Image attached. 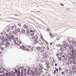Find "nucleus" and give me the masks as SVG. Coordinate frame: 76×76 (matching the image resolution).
<instances>
[{
  "mask_svg": "<svg viewBox=\"0 0 76 76\" xmlns=\"http://www.w3.org/2000/svg\"><path fill=\"white\" fill-rule=\"evenodd\" d=\"M69 73L70 74V75H72V72H69Z\"/></svg>",
  "mask_w": 76,
  "mask_h": 76,
  "instance_id": "46",
  "label": "nucleus"
},
{
  "mask_svg": "<svg viewBox=\"0 0 76 76\" xmlns=\"http://www.w3.org/2000/svg\"><path fill=\"white\" fill-rule=\"evenodd\" d=\"M10 37L11 39H15L14 36L13 35H12V36H10Z\"/></svg>",
  "mask_w": 76,
  "mask_h": 76,
  "instance_id": "9",
  "label": "nucleus"
},
{
  "mask_svg": "<svg viewBox=\"0 0 76 76\" xmlns=\"http://www.w3.org/2000/svg\"><path fill=\"white\" fill-rule=\"evenodd\" d=\"M63 62H66V60L64 59H62L61 60Z\"/></svg>",
  "mask_w": 76,
  "mask_h": 76,
  "instance_id": "11",
  "label": "nucleus"
},
{
  "mask_svg": "<svg viewBox=\"0 0 76 76\" xmlns=\"http://www.w3.org/2000/svg\"><path fill=\"white\" fill-rule=\"evenodd\" d=\"M39 66H41V69H43V65L41 64H39Z\"/></svg>",
  "mask_w": 76,
  "mask_h": 76,
  "instance_id": "10",
  "label": "nucleus"
},
{
  "mask_svg": "<svg viewBox=\"0 0 76 76\" xmlns=\"http://www.w3.org/2000/svg\"><path fill=\"white\" fill-rule=\"evenodd\" d=\"M28 71H29V69H28Z\"/></svg>",
  "mask_w": 76,
  "mask_h": 76,
  "instance_id": "61",
  "label": "nucleus"
},
{
  "mask_svg": "<svg viewBox=\"0 0 76 76\" xmlns=\"http://www.w3.org/2000/svg\"><path fill=\"white\" fill-rule=\"evenodd\" d=\"M64 71L65 72L67 73L68 72V69H65L64 70Z\"/></svg>",
  "mask_w": 76,
  "mask_h": 76,
  "instance_id": "17",
  "label": "nucleus"
},
{
  "mask_svg": "<svg viewBox=\"0 0 76 76\" xmlns=\"http://www.w3.org/2000/svg\"><path fill=\"white\" fill-rule=\"evenodd\" d=\"M55 70L57 72L58 71V69L57 68H55Z\"/></svg>",
  "mask_w": 76,
  "mask_h": 76,
  "instance_id": "33",
  "label": "nucleus"
},
{
  "mask_svg": "<svg viewBox=\"0 0 76 76\" xmlns=\"http://www.w3.org/2000/svg\"><path fill=\"white\" fill-rule=\"evenodd\" d=\"M56 46L58 47H60L61 46V45L60 44H58L56 45Z\"/></svg>",
  "mask_w": 76,
  "mask_h": 76,
  "instance_id": "20",
  "label": "nucleus"
},
{
  "mask_svg": "<svg viewBox=\"0 0 76 76\" xmlns=\"http://www.w3.org/2000/svg\"><path fill=\"white\" fill-rule=\"evenodd\" d=\"M9 31H10V28H8L7 29V32H9Z\"/></svg>",
  "mask_w": 76,
  "mask_h": 76,
  "instance_id": "31",
  "label": "nucleus"
},
{
  "mask_svg": "<svg viewBox=\"0 0 76 76\" xmlns=\"http://www.w3.org/2000/svg\"><path fill=\"white\" fill-rule=\"evenodd\" d=\"M15 31H16V30L15 29Z\"/></svg>",
  "mask_w": 76,
  "mask_h": 76,
  "instance_id": "60",
  "label": "nucleus"
},
{
  "mask_svg": "<svg viewBox=\"0 0 76 76\" xmlns=\"http://www.w3.org/2000/svg\"><path fill=\"white\" fill-rule=\"evenodd\" d=\"M6 76H16L15 75V74H14L12 75V74L10 73H7L6 74Z\"/></svg>",
  "mask_w": 76,
  "mask_h": 76,
  "instance_id": "5",
  "label": "nucleus"
},
{
  "mask_svg": "<svg viewBox=\"0 0 76 76\" xmlns=\"http://www.w3.org/2000/svg\"><path fill=\"white\" fill-rule=\"evenodd\" d=\"M13 34H14L15 35L16 34H17V32H15L14 31H13Z\"/></svg>",
  "mask_w": 76,
  "mask_h": 76,
  "instance_id": "28",
  "label": "nucleus"
},
{
  "mask_svg": "<svg viewBox=\"0 0 76 76\" xmlns=\"http://www.w3.org/2000/svg\"><path fill=\"white\" fill-rule=\"evenodd\" d=\"M50 45H52V43H50Z\"/></svg>",
  "mask_w": 76,
  "mask_h": 76,
  "instance_id": "59",
  "label": "nucleus"
},
{
  "mask_svg": "<svg viewBox=\"0 0 76 76\" xmlns=\"http://www.w3.org/2000/svg\"><path fill=\"white\" fill-rule=\"evenodd\" d=\"M24 72L26 73V69H24Z\"/></svg>",
  "mask_w": 76,
  "mask_h": 76,
  "instance_id": "47",
  "label": "nucleus"
},
{
  "mask_svg": "<svg viewBox=\"0 0 76 76\" xmlns=\"http://www.w3.org/2000/svg\"><path fill=\"white\" fill-rule=\"evenodd\" d=\"M20 48L21 49H22V50H25V47L23 45H22V47L20 46Z\"/></svg>",
  "mask_w": 76,
  "mask_h": 76,
  "instance_id": "6",
  "label": "nucleus"
},
{
  "mask_svg": "<svg viewBox=\"0 0 76 76\" xmlns=\"http://www.w3.org/2000/svg\"><path fill=\"white\" fill-rule=\"evenodd\" d=\"M18 42L19 43V44H20L22 43V42H20V41L19 42Z\"/></svg>",
  "mask_w": 76,
  "mask_h": 76,
  "instance_id": "41",
  "label": "nucleus"
},
{
  "mask_svg": "<svg viewBox=\"0 0 76 76\" xmlns=\"http://www.w3.org/2000/svg\"><path fill=\"white\" fill-rule=\"evenodd\" d=\"M1 68H0V71H1ZM0 73H2V72L1 71H0Z\"/></svg>",
  "mask_w": 76,
  "mask_h": 76,
  "instance_id": "48",
  "label": "nucleus"
},
{
  "mask_svg": "<svg viewBox=\"0 0 76 76\" xmlns=\"http://www.w3.org/2000/svg\"><path fill=\"white\" fill-rule=\"evenodd\" d=\"M12 27H14V28H15L16 27V25H13V26H12Z\"/></svg>",
  "mask_w": 76,
  "mask_h": 76,
  "instance_id": "27",
  "label": "nucleus"
},
{
  "mask_svg": "<svg viewBox=\"0 0 76 76\" xmlns=\"http://www.w3.org/2000/svg\"><path fill=\"white\" fill-rule=\"evenodd\" d=\"M28 48H31V47L30 46H28Z\"/></svg>",
  "mask_w": 76,
  "mask_h": 76,
  "instance_id": "44",
  "label": "nucleus"
},
{
  "mask_svg": "<svg viewBox=\"0 0 76 76\" xmlns=\"http://www.w3.org/2000/svg\"><path fill=\"white\" fill-rule=\"evenodd\" d=\"M6 36L8 38H9V37H8V34H6Z\"/></svg>",
  "mask_w": 76,
  "mask_h": 76,
  "instance_id": "45",
  "label": "nucleus"
},
{
  "mask_svg": "<svg viewBox=\"0 0 76 76\" xmlns=\"http://www.w3.org/2000/svg\"><path fill=\"white\" fill-rule=\"evenodd\" d=\"M23 28L26 29V30H28V26L26 25V24H25L23 25Z\"/></svg>",
  "mask_w": 76,
  "mask_h": 76,
  "instance_id": "3",
  "label": "nucleus"
},
{
  "mask_svg": "<svg viewBox=\"0 0 76 76\" xmlns=\"http://www.w3.org/2000/svg\"><path fill=\"white\" fill-rule=\"evenodd\" d=\"M38 38L37 37L34 40V44H36L38 42Z\"/></svg>",
  "mask_w": 76,
  "mask_h": 76,
  "instance_id": "2",
  "label": "nucleus"
},
{
  "mask_svg": "<svg viewBox=\"0 0 76 76\" xmlns=\"http://www.w3.org/2000/svg\"><path fill=\"white\" fill-rule=\"evenodd\" d=\"M72 44H73L75 45L76 44V42L75 41H74L73 42H72Z\"/></svg>",
  "mask_w": 76,
  "mask_h": 76,
  "instance_id": "32",
  "label": "nucleus"
},
{
  "mask_svg": "<svg viewBox=\"0 0 76 76\" xmlns=\"http://www.w3.org/2000/svg\"><path fill=\"white\" fill-rule=\"evenodd\" d=\"M61 74H62L63 75H65V72H61Z\"/></svg>",
  "mask_w": 76,
  "mask_h": 76,
  "instance_id": "15",
  "label": "nucleus"
},
{
  "mask_svg": "<svg viewBox=\"0 0 76 76\" xmlns=\"http://www.w3.org/2000/svg\"><path fill=\"white\" fill-rule=\"evenodd\" d=\"M66 65H67V66H69V62L66 63Z\"/></svg>",
  "mask_w": 76,
  "mask_h": 76,
  "instance_id": "37",
  "label": "nucleus"
},
{
  "mask_svg": "<svg viewBox=\"0 0 76 76\" xmlns=\"http://www.w3.org/2000/svg\"><path fill=\"white\" fill-rule=\"evenodd\" d=\"M60 5H61V6H64V4H62V3H61V4H60Z\"/></svg>",
  "mask_w": 76,
  "mask_h": 76,
  "instance_id": "38",
  "label": "nucleus"
},
{
  "mask_svg": "<svg viewBox=\"0 0 76 76\" xmlns=\"http://www.w3.org/2000/svg\"><path fill=\"white\" fill-rule=\"evenodd\" d=\"M59 55H60V56H62V55H63V53H59Z\"/></svg>",
  "mask_w": 76,
  "mask_h": 76,
  "instance_id": "34",
  "label": "nucleus"
},
{
  "mask_svg": "<svg viewBox=\"0 0 76 76\" xmlns=\"http://www.w3.org/2000/svg\"><path fill=\"white\" fill-rule=\"evenodd\" d=\"M75 65H72V69L75 70Z\"/></svg>",
  "mask_w": 76,
  "mask_h": 76,
  "instance_id": "7",
  "label": "nucleus"
},
{
  "mask_svg": "<svg viewBox=\"0 0 76 76\" xmlns=\"http://www.w3.org/2000/svg\"><path fill=\"white\" fill-rule=\"evenodd\" d=\"M18 75H20V69L19 68L18 69Z\"/></svg>",
  "mask_w": 76,
  "mask_h": 76,
  "instance_id": "13",
  "label": "nucleus"
},
{
  "mask_svg": "<svg viewBox=\"0 0 76 76\" xmlns=\"http://www.w3.org/2000/svg\"><path fill=\"white\" fill-rule=\"evenodd\" d=\"M22 68V67H20V68Z\"/></svg>",
  "mask_w": 76,
  "mask_h": 76,
  "instance_id": "63",
  "label": "nucleus"
},
{
  "mask_svg": "<svg viewBox=\"0 0 76 76\" xmlns=\"http://www.w3.org/2000/svg\"><path fill=\"white\" fill-rule=\"evenodd\" d=\"M47 67L48 68V69H50V65H47Z\"/></svg>",
  "mask_w": 76,
  "mask_h": 76,
  "instance_id": "24",
  "label": "nucleus"
},
{
  "mask_svg": "<svg viewBox=\"0 0 76 76\" xmlns=\"http://www.w3.org/2000/svg\"><path fill=\"white\" fill-rule=\"evenodd\" d=\"M15 73L17 74L18 73L17 70H15Z\"/></svg>",
  "mask_w": 76,
  "mask_h": 76,
  "instance_id": "42",
  "label": "nucleus"
},
{
  "mask_svg": "<svg viewBox=\"0 0 76 76\" xmlns=\"http://www.w3.org/2000/svg\"><path fill=\"white\" fill-rule=\"evenodd\" d=\"M21 32L23 33H24L26 32V31L24 29H23L22 30Z\"/></svg>",
  "mask_w": 76,
  "mask_h": 76,
  "instance_id": "14",
  "label": "nucleus"
},
{
  "mask_svg": "<svg viewBox=\"0 0 76 76\" xmlns=\"http://www.w3.org/2000/svg\"><path fill=\"white\" fill-rule=\"evenodd\" d=\"M53 74H56V70H54V71Z\"/></svg>",
  "mask_w": 76,
  "mask_h": 76,
  "instance_id": "36",
  "label": "nucleus"
},
{
  "mask_svg": "<svg viewBox=\"0 0 76 76\" xmlns=\"http://www.w3.org/2000/svg\"><path fill=\"white\" fill-rule=\"evenodd\" d=\"M50 36L51 37V38H53L54 37L53 36V35H52V34L50 33Z\"/></svg>",
  "mask_w": 76,
  "mask_h": 76,
  "instance_id": "21",
  "label": "nucleus"
},
{
  "mask_svg": "<svg viewBox=\"0 0 76 76\" xmlns=\"http://www.w3.org/2000/svg\"><path fill=\"white\" fill-rule=\"evenodd\" d=\"M35 38L34 36H32V39H34V38Z\"/></svg>",
  "mask_w": 76,
  "mask_h": 76,
  "instance_id": "35",
  "label": "nucleus"
},
{
  "mask_svg": "<svg viewBox=\"0 0 76 76\" xmlns=\"http://www.w3.org/2000/svg\"><path fill=\"white\" fill-rule=\"evenodd\" d=\"M55 66H57V64H55Z\"/></svg>",
  "mask_w": 76,
  "mask_h": 76,
  "instance_id": "49",
  "label": "nucleus"
},
{
  "mask_svg": "<svg viewBox=\"0 0 76 76\" xmlns=\"http://www.w3.org/2000/svg\"><path fill=\"white\" fill-rule=\"evenodd\" d=\"M42 71V70H41L39 71H40V72H41Z\"/></svg>",
  "mask_w": 76,
  "mask_h": 76,
  "instance_id": "57",
  "label": "nucleus"
},
{
  "mask_svg": "<svg viewBox=\"0 0 76 76\" xmlns=\"http://www.w3.org/2000/svg\"><path fill=\"white\" fill-rule=\"evenodd\" d=\"M37 49L38 50H39V49H41V48L38 47L37 48Z\"/></svg>",
  "mask_w": 76,
  "mask_h": 76,
  "instance_id": "25",
  "label": "nucleus"
},
{
  "mask_svg": "<svg viewBox=\"0 0 76 76\" xmlns=\"http://www.w3.org/2000/svg\"><path fill=\"white\" fill-rule=\"evenodd\" d=\"M62 57H63V58H64V57H65V56L64 55H63V56H62Z\"/></svg>",
  "mask_w": 76,
  "mask_h": 76,
  "instance_id": "51",
  "label": "nucleus"
},
{
  "mask_svg": "<svg viewBox=\"0 0 76 76\" xmlns=\"http://www.w3.org/2000/svg\"><path fill=\"white\" fill-rule=\"evenodd\" d=\"M58 60H59V61H60L61 59V57H58Z\"/></svg>",
  "mask_w": 76,
  "mask_h": 76,
  "instance_id": "12",
  "label": "nucleus"
},
{
  "mask_svg": "<svg viewBox=\"0 0 76 76\" xmlns=\"http://www.w3.org/2000/svg\"><path fill=\"white\" fill-rule=\"evenodd\" d=\"M47 30H48L49 31H50V29H49L48 28H47Z\"/></svg>",
  "mask_w": 76,
  "mask_h": 76,
  "instance_id": "54",
  "label": "nucleus"
},
{
  "mask_svg": "<svg viewBox=\"0 0 76 76\" xmlns=\"http://www.w3.org/2000/svg\"><path fill=\"white\" fill-rule=\"evenodd\" d=\"M21 70H22V71L21 72V76H23V69H22Z\"/></svg>",
  "mask_w": 76,
  "mask_h": 76,
  "instance_id": "8",
  "label": "nucleus"
},
{
  "mask_svg": "<svg viewBox=\"0 0 76 76\" xmlns=\"http://www.w3.org/2000/svg\"><path fill=\"white\" fill-rule=\"evenodd\" d=\"M14 15L15 16H17V17H18V15H17V14H15Z\"/></svg>",
  "mask_w": 76,
  "mask_h": 76,
  "instance_id": "40",
  "label": "nucleus"
},
{
  "mask_svg": "<svg viewBox=\"0 0 76 76\" xmlns=\"http://www.w3.org/2000/svg\"><path fill=\"white\" fill-rule=\"evenodd\" d=\"M63 59L66 60H67V58L66 57H64V58Z\"/></svg>",
  "mask_w": 76,
  "mask_h": 76,
  "instance_id": "39",
  "label": "nucleus"
},
{
  "mask_svg": "<svg viewBox=\"0 0 76 76\" xmlns=\"http://www.w3.org/2000/svg\"><path fill=\"white\" fill-rule=\"evenodd\" d=\"M46 64L47 65H50V63L48 62H47L46 63Z\"/></svg>",
  "mask_w": 76,
  "mask_h": 76,
  "instance_id": "16",
  "label": "nucleus"
},
{
  "mask_svg": "<svg viewBox=\"0 0 76 76\" xmlns=\"http://www.w3.org/2000/svg\"><path fill=\"white\" fill-rule=\"evenodd\" d=\"M42 76H45V75L44 74H43L42 75Z\"/></svg>",
  "mask_w": 76,
  "mask_h": 76,
  "instance_id": "55",
  "label": "nucleus"
},
{
  "mask_svg": "<svg viewBox=\"0 0 76 76\" xmlns=\"http://www.w3.org/2000/svg\"><path fill=\"white\" fill-rule=\"evenodd\" d=\"M59 56V54L58 53H57L56 54V56L57 57H58Z\"/></svg>",
  "mask_w": 76,
  "mask_h": 76,
  "instance_id": "30",
  "label": "nucleus"
},
{
  "mask_svg": "<svg viewBox=\"0 0 76 76\" xmlns=\"http://www.w3.org/2000/svg\"><path fill=\"white\" fill-rule=\"evenodd\" d=\"M59 70H60V69H61V68H60L59 67Z\"/></svg>",
  "mask_w": 76,
  "mask_h": 76,
  "instance_id": "53",
  "label": "nucleus"
},
{
  "mask_svg": "<svg viewBox=\"0 0 76 76\" xmlns=\"http://www.w3.org/2000/svg\"><path fill=\"white\" fill-rule=\"evenodd\" d=\"M60 50H61V52H63V51H64V50H63V48H62L60 49Z\"/></svg>",
  "mask_w": 76,
  "mask_h": 76,
  "instance_id": "29",
  "label": "nucleus"
},
{
  "mask_svg": "<svg viewBox=\"0 0 76 76\" xmlns=\"http://www.w3.org/2000/svg\"><path fill=\"white\" fill-rule=\"evenodd\" d=\"M45 51V50L44 49L43 50H42V51H41V52H43Z\"/></svg>",
  "mask_w": 76,
  "mask_h": 76,
  "instance_id": "50",
  "label": "nucleus"
},
{
  "mask_svg": "<svg viewBox=\"0 0 76 76\" xmlns=\"http://www.w3.org/2000/svg\"><path fill=\"white\" fill-rule=\"evenodd\" d=\"M13 28H15L13 27V26H11L10 29H11V30H13Z\"/></svg>",
  "mask_w": 76,
  "mask_h": 76,
  "instance_id": "23",
  "label": "nucleus"
},
{
  "mask_svg": "<svg viewBox=\"0 0 76 76\" xmlns=\"http://www.w3.org/2000/svg\"><path fill=\"white\" fill-rule=\"evenodd\" d=\"M30 35L31 36H33L34 35V34L33 33H31Z\"/></svg>",
  "mask_w": 76,
  "mask_h": 76,
  "instance_id": "26",
  "label": "nucleus"
},
{
  "mask_svg": "<svg viewBox=\"0 0 76 76\" xmlns=\"http://www.w3.org/2000/svg\"><path fill=\"white\" fill-rule=\"evenodd\" d=\"M1 50H4V48H1Z\"/></svg>",
  "mask_w": 76,
  "mask_h": 76,
  "instance_id": "52",
  "label": "nucleus"
},
{
  "mask_svg": "<svg viewBox=\"0 0 76 76\" xmlns=\"http://www.w3.org/2000/svg\"><path fill=\"white\" fill-rule=\"evenodd\" d=\"M17 31L18 32L20 31V29L19 28H18L17 29Z\"/></svg>",
  "mask_w": 76,
  "mask_h": 76,
  "instance_id": "22",
  "label": "nucleus"
},
{
  "mask_svg": "<svg viewBox=\"0 0 76 76\" xmlns=\"http://www.w3.org/2000/svg\"><path fill=\"white\" fill-rule=\"evenodd\" d=\"M44 69L46 71L47 70V69L45 68H44Z\"/></svg>",
  "mask_w": 76,
  "mask_h": 76,
  "instance_id": "56",
  "label": "nucleus"
},
{
  "mask_svg": "<svg viewBox=\"0 0 76 76\" xmlns=\"http://www.w3.org/2000/svg\"><path fill=\"white\" fill-rule=\"evenodd\" d=\"M75 69H76V67H75Z\"/></svg>",
  "mask_w": 76,
  "mask_h": 76,
  "instance_id": "62",
  "label": "nucleus"
},
{
  "mask_svg": "<svg viewBox=\"0 0 76 76\" xmlns=\"http://www.w3.org/2000/svg\"><path fill=\"white\" fill-rule=\"evenodd\" d=\"M32 29H34V28H31L30 31L31 32H33V30Z\"/></svg>",
  "mask_w": 76,
  "mask_h": 76,
  "instance_id": "19",
  "label": "nucleus"
},
{
  "mask_svg": "<svg viewBox=\"0 0 76 76\" xmlns=\"http://www.w3.org/2000/svg\"><path fill=\"white\" fill-rule=\"evenodd\" d=\"M14 41L15 42H19L20 41V39H18V37H16L15 38V39H14Z\"/></svg>",
  "mask_w": 76,
  "mask_h": 76,
  "instance_id": "4",
  "label": "nucleus"
},
{
  "mask_svg": "<svg viewBox=\"0 0 76 76\" xmlns=\"http://www.w3.org/2000/svg\"><path fill=\"white\" fill-rule=\"evenodd\" d=\"M63 48H64V50H67V48H66V46L65 45V47L64 46Z\"/></svg>",
  "mask_w": 76,
  "mask_h": 76,
  "instance_id": "18",
  "label": "nucleus"
},
{
  "mask_svg": "<svg viewBox=\"0 0 76 76\" xmlns=\"http://www.w3.org/2000/svg\"><path fill=\"white\" fill-rule=\"evenodd\" d=\"M22 68V67H20V68Z\"/></svg>",
  "mask_w": 76,
  "mask_h": 76,
  "instance_id": "64",
  "label": "nucleus"
},
{
  "mask_svg": "<svg viewBox=\"0 0 76 76\" xmlns=\"http://www.w3.org/2000/svg\"><path fill=\"white\" fill-rule=\"evenodd\" d=\"M1 41L3 43H4V44L5 45V47L7 48V47L9 46V45H10V43L7 42V39H5L4 37L1 39Z\"/></svg>",
  "mask_w": 76,
  "mask_h": 76,
  "instance_id": "1",
  "label": "nucleus"
},
{
  "mask_svg": "<svg viewBox=\"0 0 76 76\" xmlns=\"http://www.w3.org/2000/svg\"><path fill=\"white\" fill-rule=\"evenodd\" d=\"M20 25H21V24L20 23H18V26H20Z\"/></svg>",
  "mask_w": 76,
  "mask_h": 76,
  "instance_id": "43",
  "label": "nucleus"
},
{
  "mask_svg": "<svg viewBox=\"0 0 76 76\" xmlns=\"http://www.w3.org/2000/svg\"><path fill=\"white\" fill-rule=\"evenodd\" d=\"M17 45H18L19 46V44H17Z\"/></svg>",
  "mask_w": 76,
  "mask_h": 76,
  "instance_id": "58",
  "label": "nucleus"
}]
</instances>
